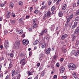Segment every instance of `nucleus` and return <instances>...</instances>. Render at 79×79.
I'll list each match as a JSON object with an SVG mask.
<instances>
[{
  "label": "nucleus",
  "mask_w": 79,
  "mask_h": 79,
  "mask_svg": "<svg viewBox=\"0 0 79 79\" xmlns=\"http://www.w3.org/2000/svg\"><path fill=\"white\" fill-rule=\"evenodd\" d=\"M76 68V65L74 64H70L69 65V70H73Z\"/></svg>",
  "instance_id": "obj_1"
},
{
  "label": "nucleus",
  "mask_w": 79,
  "mask_h": 79,
  "mask_svg": "<svg viewBox=\"0 0 79 79\" xmlns=\"http://www.w3.org/2000/svg\"><path fill=\"white\" fill-rule=\"evenodd\" d=\"M20 45V41H19V40H18L16 42L14 46V47L15 48H16V49H18L19 48V45Z\"/></svg>",
  "instance_id": "obj_2"
},
{
  "label": "nucleus",
  "mask_w": 79,
  "mask_h": 79,
  "mask_svg": "<svg viewBox=\"0 0 79 79\" xmlns=\"http://www.w3.org/2000/svg\"><path fill=\"white\" fill-rule=\"evenodd\" d=\"M50 16H51V12H50V11H48L47 13H45V14L44 16V17L45 18H46L47 17L50 18Z\"/></svg>",
  "instance_id": "obj_3"
},
{
  "label": "nucleus",
  "mask_w": 79,
  "mask_h": 79,
  "mask_svg": "<svg viewBox=\"0 0 79 79\" xmlns=\"http://www.w3.org/2000/svg\"><path fill=\"white\" fill-rule=\"evenodd\" d=\"M9 44V43H8V40H4V47L6 49L8 47Z\"/></svg>",
  "instance_id": "obj_4"
},
{
  "label": "nucleus",
  "mask_w": 79,
  "mask_h": 79,
  "mask_svg": "<svg viewBox=\"0 0 79 79\" xmlns=\"http://www.w3.org/2000/svg\"><path fill=\"white\" fill-rule=\"evenodd\" d=\"M23 42L24 45H27L29 44V40H27L24 39L23 40Z\"/></svg>",
  "instance_id": "obj_5"
},
{
  "label": "nucleus",
  "mask_w": 79,
  "mask_h": 79,
  "mask_svg": "<svg viewBox=\"0 0 79 79\" xmlns=\"http://www.w3.org/2000/svg\"><path fill=\"white\" fill-rule=\"evenodd\" d=\"M62 50L63 52L65 53H66V46L65 45H64L63 46L62 48Z\"/></svg>",
  "instance_id": "obj_6"
},
{
  "label": "nucleus",
  "mask_w": 79,
  "mask_h": 79,
  "mask_svg": "<svg viewBox=\"0 0 79 79\" xmlns=\"http://www.w3.org/2000/svg\"><path fill=\"white\" fill-rule=\"evenodd\" d=\"M25 60V58H23L22 60H21L20 61V63H22V65L23 66V65H24L25 64V60Z\"/></svg>",
  "instance_id": "obj_7"
},
{
  "label": "nucleus",
  "mask_w": 79,
  "mask_h": 79,
  "mask_svg": "<svg viewBox=\"0 0 79 79\" xmlns=\"http://www.w3.org/2000/svg\"><path fill=\"white\" fill-rule=\"evenodd\" d=\"M77 22H75L73 25L72 26V29H74V28H75V27H76L77 26Z\"/></svg>",
  "instance_id": "obj_8"
},
{
  "label": "nucleus",
  "mask_w": 79,
  "mask_h": 79,
  "mask_svg": "<svg viewBox=\"0 0 79 79\" xmlns=\"http://www.w3.org/2000/svg\"><path fill=\"white\" fill-rule=\"evenodd\" d=\"M67 37H68V35L67 34H65L64 35H62L61 37V39H62V40H64V39L65 38H66Z\"/></svg>",
  "instance_id": "obj_9"
},
{
  "label": "nucleus",
  "mask_w": 79,
  "mask_h": 79,
  "mask_svg": "<svg viewBox=\"0 0 79 79\" xmlns=\"http://www.w3.org/2000/svg\"><path fill=\"white\" fill-rule=\"evenodd\" d=\"M6 17L7 18H10V12L9 11H8L7 12Z\"/></svg>",
  "instance_id": "obj_10"
},
{
  "label": "nucleus",
  "mask_w": 79,
  "mask_h": 79,
  "mask_svg": "<svg viewBox=\"0 0 79 79\" xmlns=\"http://www.w3.org/2000/svg\"><path fill=\"white\" fill-rule=\"evenodd\" d=\"M44 56V55L42 54H41L39 55V60H42V58Z\"/></svg>",
  "instance_id": "obj_11"
},
{
  "label": "nucleus",
  "mask_w": 79,
  "mask_h": 79,
  "mask_svg": "<svg viewBox=\"0 0 79 79\" xmlns=\"http://www.w3.org/2000/svg\"><path fill=\"white\" fill-rule=\"evenodd\" d=\"M39 39L36 40H35V41L33 43V45H37L38 43L39 42Z\"/></svg>",
  "instance_id": "obj_12"
},
{
  "label": "nucleus",
  "mask_w": 79,
  "mask_h": 79,
  "mask_svg": "<svg viewBox=\"0 0 79 79\" xmlns=\"http://www.w3.org/2000/svg\"><path fill=\"white\" fill-rule=\"evenodd\" d=\"M26 19L24 18V17L21 18L19 20V23H22L23 22V20H25Z\"/></svg>",
  "instance_id": "obj_13"
},
{
  "label": "nucleus",
  "mask_w": 79,
  "mask_h": 79,
  "mask_svg": "<svg viewBox=\"0 0 79 79\" xmlns=\"http://www.w3.org/2000/svg\"><path fill=\"white\" fill-rule=\"evenodd\" d=\"M64 69H65L64 68H62L61 69H60L59 71H60V73L61 74H62V73H63V72H64Z\"/></svg>",
  "instance_id": "obj_14"
},
{
  "label": "nucleus",
  "mask_w": 79,
  "mask_h": 79,
  "mask_svg": "<svg viewBox=\"0 0 79 79\" xmlns=\"http://www.w3.org/2000/svg\"><path fill=\"white\" fill-rule=\"evenodd\" d=\"M75 38L76 35H75L74 34H73L72 35V41H73V40H74V39H75Z\"/></svg>",
  "instance_id": "obj_15"
},
{
  "label": "nucleus",
  "mask_w": 79,
  "mask_h": 79,
  "mask_svg": "<svg viewBox=\"0 0 79 79\" xmlns=\"http://www.w3.org/2000/svg\"><path fill=\"white\" fill-rule=\"evenodd\" d=\"M46 46V44L45 43H42L41 47L42 48H44Z\"/></svg>",
  "instance_id": "obj_16"
},
{
  "label": "nucleus",
  "mask_w": 79,
  "mask_h": 79,
  "mask_svg": "<svg viewBox=\"0 0 79 79\" xmlns=\"http://www.w3.org/2000/svg\"><path fill=\"white\" fill-rule=\"evenodd\" d=\"M50 48H48V49L46 51V54L47 55H48L50 53Z\"/></svg>",
  "instance_id": "obj_17"
},
{
  "label": "nucleus",
  "mask_w": 79,
  "mask_h": 79,
  "mask_svg": "<svg viewBox=\"0 0 79 79\" xmlns=\"http://www.w3.org/2000/svg\"><path fill=\"white\" fill-rule=\"evenodd\" d=\"M58 15L59 17H62L63 15V14L62 12L60 11L59 12Z\"/></svg>",
  "instance_id": "obj_18"
},
{
  "label": "nucleus",
  "mask_w": 79,
  "mask_h": 79,
  "mask_svg": "<svg viewBox=\"0 0 79 79\" xmlns=\"http://www.w3.org/2000/svg\"><path fill=\"white\" fill-rule=\"evenodd\" d=\"M10 22L12 24H15V23L16 22V20H10Z\"/></svg>",
  "instance_id": "obj_19"
},
{
  "label": "nucleus",
  "mask_w": 79,
  "mask_h": 79,
  "mask_svg": "<svg viewBox=\"0 0 79 79\" xmlns=\"http://www.w3.org/2000/svg\"><path fill=\"white\" fill-rule=\"evenodd\" d=\"M33 23H36L37 24L38 23V20L35 19H34L33 20Z\"/></svg>",
  "instance_id": "obj_20"
},
{
  "label": "nucleus",
  "mask_w": 79,
  "mask_h": 79,
  "mask_svg": "<svg viewBox=\"0 0 79 79\" xmlns=\"http://www.w3.org/2000/svg\"><path fill=\"white\" fill-rule=\"evenodd\" d=\"M67 6V5H66V4H64L63 6L62 7V10H66V8Z\"/></svg>",
  "instance_id": "obj_21"
},
{
  "label": "nucleus",
  "mask_w": 79,
  "mask_h": 79,
  "mask_svg": "<svg viewBox=\"0 0 79 79\" xmlns=\"http://www.w3.org/2000/svg\"><path fill=\"white\" fill-rule=\"evenodd\" d=\"M15 70H13L12 71L11 74L12 77H13L15 76Z\"/></svg>",
  "instance_id": "obj_22"
},
{
  "label": "nucleus",
  "mask_w": 79,
  "mask_h": 79,
  "mask_svg": "<svg viewBox=\"0 0 79 79\" xmlns=\"http://www.w3.org/2000/svg\"><path fill=\"white\" fill-rule=\"evenodd\" d=\"M33 27H36L37 26V23H33Z\"/></svg>",
  "instance_id": "obj_23"
},
{
  "label": "nucleus",
  "mask_w": 79,
  "mask_h": 79,
  "mask_svg": "<svg viewBox=\"0 0 79 79\" xmlns=\"http://www.w3.org/2000/svg\"><path fill=\"white\" fill-rule=\"evenodd\" d=\"M73 76L74 77H75V78H76V79H78V78L77 77V75H76V73H74L73 75Z\"/></svg>",
  "instance_id": "obj_24"
},
{
  "label": "nucleus",
  "mask_w": 79,
  "mask_h": 79,
  "mask_svg": "<svg viewBox=\"0 0 79 79\" xmlns=\"http://www.w3.org/2000/svg\"><path fill=\"white\" fill-rule=\"evenodd\" d=\"M75 19L76 21H79V17L77 16L75 18Z\"/></svg>",
  "instance_id": "obj_25"
},
{
  "label": "nucleus",
  "mask_w": 79,
  "mask_h": 79,
  "mask_svg": "<svg viewBox=\"0 0 79 79\" xmlns=\"http://www.w3.org/2000/svg\"><path fill=\"white\" fill-rule=\"evenodd\" d=\"M73 17H74V15H73V14H71L69 16L70 19H72L73 18Z\"/></svg>",
  "instance_id": "obj_26"
},
{
  "label": "nucleus",
  "mask_w": 79,
  "mask_h": 79,
  "mask_svg": "<svg viewBox=\"0 0 79 79\" xmlns=\"http://www.w3.org/2000/svg\"><path fill=\"white\" fill-rule=\"evenodd\" d=\"M44 74H45V71H43L42 72L41 74V77H43L44 76Z\"/></svg>",
  "instance_id": "obj_27"
},
{
  "label": "nucleus",
  "mask_w": 79,
  "mask_h": 79,
  "mask_svg": "<svg viewBox=\"0 0 79 79\" xmlns=\"http://www.w3.org/2000/svg\"><path fill=\"white\" fill-rule=\"evenodd\" d=\"M51 30H53L55 29V26L54 25L51 26Z\"/></svg>",
  "instance_id": "obj_28"
},
{
  "label": "nucleus",
  "mask_w": 79,
  "mask_h": 79,
  "mask_svg": "<svg viewBox=\"0 0 79 79\" xmlns=\"http://www.w3.org/2000/svg\"><path fill=\"white\" fill-rule=\"evenodd\" d=\"M75 52H76L75 50L72 51L71 53V55H73V54H74V53H75Z\"/></svg>",
  "instance_id": "obj_29"
},
{
  "label": "nucleus",
  "mask_w": 79,
  "mask_h": 79,
  "mask_svg": "<svg viewBox=\"0 0 79 79\" xmlns=\"http://www.w3.org/2000/svg\"><path fill=\"white\" fill-rule=\"evenodd\" d=\"M10 6L12 7V8H13V6L14 5V4H13V3L12 2H10Z\"/></svg>",
  "instance_id": "obj_30"
},
{
  "label": "nucleus",
  "mask_w": 79,
  "mask_h": 79,
  "mask_svg": "<svg viewBox=\"0 0 79 79\" xmlns=\"http://www.w3.org/2000/svg\"><path fill=\"white\" fill-rule=\"evenodd\" d=\"M55 6H53L51 8V11H54L55 10Z\"/></svg>",
  "instance_id": "obj_31"
},
{
  "label": "nucleus",
  "mask_w": 79,
  "mask_h": 79,
  "mask_svg": "<svg viewBox=\"0 0 79 79\" xmlns=\"http://www.w3.org/2000/svg\"><path fill=\"white\" fill-rule=\"evenodd\" d=\"M10 56L11 58H13L14 56V54L13 53H11L10 54Z\"/></svg>",
  "instance_id": "obj_32"
},
{
  "label": "nucleus",
  "mask_w": 79,
  "mask_h": 79,
  "mask_svg": "<svg viewBox=\"0 0 79 79\" xmlns=\"http://www.w3.org/2000/svg\"><path fill=\"white\" fill-rule=\"evenodd\" d=\"M47 38H46V40H47V41H48L50 39V38H49V36L47 35Z\"/></svg>",
  "instance_id": "obj_33"
},
{
  "label": "nucleus",
  "mask_w": 79,
  "mask_h": 79,
  "mask_svg": "<svg viewBox=\"0 0 79 79\" xmlns=\"http://www.w3.org/2000/svg\"><path fill=\"white\" fill-rule=\"evenodd\" d=\"M39 10H35L34 11V13H35L36 14H37V13H39Z\"/></svg>",
  "instance_id": "obj_34"
},
{
  "label": "nucleus",
  "mask_w": 79,
  "mask_h": 79,
  "mask_svg": "<svg viewBox=\"0 0 79 79\" xmlns=\"http://www.w3.org/2000/svg\"><path fill=\"white\" fill-rule=\"evenodd\" d=\"M12 64H9V69H10L11 67H12Z\"/></svg>",
  "instance_id": "obj_35"
},
{
  "label": "nucleus",
  "mask_w": 79,
  "mask_h": 79,
  "mask_svg": "<svg viewBox=\"0 0 79 79\" xmlns=\"http://www.w3.org/2000/svg\"><path fill=\"white\" fill-rule=\"evenodd\" d=\"M28 75H32V73L31 72L28 71Z\"/></svg>",
  "instance_id": "obj_36"
},
{
  "label": "nucleus",
  "mask_w": 79,
  "mask_h": 79,
  "mask_svg": "<svg viewBox=\"0 0 79 79\" xmlns=\"http://www.w3.org/2000/svg\"><path fill=\"white\" fill-rule=\"evenodd\" d=\"M19 32V34H23V30H20Z\"/></svg>",
  "instance_id": "obj_37"
},
{
  "label": "nucleus",
  "mask_w": 79,
  "mask_h": 79,
  "mask_svg": "<svg viewBox=\"0 0 79 79\" xmlns=\"http://www.w3.org/2000/svg\"><path fill=\"white\" fill-rule=\"evenodd\" d=\"M78 53H77V52H76L75 53V56H78Z\"/></svg>",
  "instance_id": "obj_38"
},
{
  "label": "nucleus",
  "mask_w": 79,
  "mask_h": 79,
  "mask_svg": "<svg viewBox=\"0 0 79 79\" xmlns=\"http://www.w3.org/2000/svg\"><path fill=\"white\" fill-rule=\"evenodd\" d=\"M75 33H76V34H77V33H79V31L77 30L76 29L75 31Z\"/></svg>",
  "instance_id": "obj_39"
},
{
  "label": "nucleus",
  "mask_w": 79,
  "mask_h": 79,
  "mask_svg": "<svg viewBox=\"0 0 79 79\" xmlns=\"http://www.w3.org/2000/svg\"><path fill=\"white\" fill-rule=\"evenodd\" d=\"M19 5H23V2L21 1L19 2Z\"/></svg>",
  "instance_id": "obj_40"
},
{
  "label": "nucleus",
  "mask_w": 79,
  "mask_h": 79,
  "mask_svg": "<svg viewBox=\"0 0 79 79\" xmlns=\"http://www.w3.org/2000/svg\"><path fill=\"white\" fill-rule=\"evenodd\" d=\"M76 14L77 15H79V9L78 10H77V11Z\"/></svg>",
  "instance_id": "obj_41"
},
{
  "label": "nucleus",
  "mask_w": 79,
  "mask_h": 79,
  "mask_svg": "<svg viewBox=\"0 0 79 79\" xmlns=\"http://www.w3.org/2000/svg\"><path fill=\"white\" fill-rule=\"evenodd\" d=\"M32 10H33L32 7H31L30 8V12H32Z\"/></svg>",
  "instance_id": "obj_42"
},
{
  "label": "nucleus",
  "mask_w": 79,
  "mask_h": 79,
  "mask_svg": "<svg viewBox=\"0 0 79 79\" xmlns=\"http://www.w3.org/2000/svg\"><path fill=\"white\" fill-rule=\"evenodd\" d=\"M51 3H52V1H49L48 2V5H51Z\"/></svg>",
  "instance_id": "obj_43"
},
{
  "label": "nucleus",
  "mask_w": 79,
  "mask_h": 79,
  "mask_svg": "<svg viewBox=\"0 0 79 79\" xmlns=\"http://www.w3.org/2000/svg\"><path fill=\"white\" fill-rule=\"evenodd\" d=\"M36 66L37 68H39V66H40V63H38L37 64Z\"/></svg>",
  "instance_id": "obj_44"
},
{
  "label": "nucleus",
  "mask_w": 79,
  "mask_h": 79,
  "mask_svg": "<svg viewBox=\"0 0 79 79\" xmlns=\"http://www.w3.org/2000/svg\"><path fill=\"white\" fill-rule=\"evenodd\" d=\"M57 58V56H56V55H55L53 57V58L54 59H56Z\"/></svg>",
  "instance_id": "obj_45"
},
{
  "label": "nucleus",
  "mask_w": 79,
  "mask_h": 79,
  "mask_svg": "<svg viewBox=\"0 0 79 79\" xmlns=\"http://www.w3.org/2000/svg\"><path fill=\"white\" fill-rule=\"evenodd\" d=\"M70 19H70V18H67V22H69V21H70Z\"/></svg>",
  "instance_id": "obj_46"
},
{
  "label": "nucleus",
  "mask_w": 79,
  "mask_h": 79,
  "mask_svg": "<svg viewBox=\"0 0 79 79\" xmlns=\"http://www.w3.org/2000/svg\"><path fill=\"white\" fill-rule=\"evenodd\" d=\"M60 1H57L56 2V5H58V4H59L60 3Z\"/></svg>",
  "instance_id": "obj_47"
},
{
  "label": "nucleus",
  "mask_w": 79,
  "mask_h": 79,
  "mask_svg": "<svg viewBox=\"0 0 79 79\" xmlns=\"http://www.w3.org/2000/svg\"><path fill=\"white\" fill-rule=\"evenodd\" d=\"M66 78H67V77L66 76H64L63 78L62 79H66Z\"/></svg>",
  "instance_id": "obj_48"
},
{
  "label": "nucleus",
  "mask_w": 79,
  "mask_h": 79,
  "mask_svg": "<svg viewBox=\"0 0 79 79\" xmlns=\"http://www.w3.org/2000/svg\"><path fill=\"white\" fill-rule=\"evenodd\" d=\"M47 32V29L44 30V31H43V32Z\"/></svg>",
  "instance_id": "obj_49"
},
{
  "label": "nucleus",
  "mask_w": 79,
  "mask_h": 79,
  "mask_svg": "<svg viewBox=\"0 0 79 79\" xmlns=\"http://www.w3.org/2000/svg\"><path fill=\"white\" fill-rule=\"evenodd\" d=\"M20 76V74H18V76H17V79H19V76Z\"/></svg>",
  "instance_id": "obj_50"
},
{
  "label": "nucleus",
  "mask_w": 79,
  "mask_h": 79,
  "mask_svg": "<svg viewBox=\"0 0 79 79\" xmlns=\"http://www.w3.org/2000/svg\"><path fill=\"white\" fill-rule=\"evenodd\" d=\"M63 58H61L60 59V61L61 62V61H63Z\"/></svg>",
  "instance_id": "obj_51"
},
{
  "label": "nucleus",
  "mask_w": 79,
  "mask_h": 79,
  "mask_svg": "<svg viewBox=\"0 0 79 79\" xmlns=\"http://www.w3.org/2000/svg\"><path fill=\"white\" fill-rule=\"evenodd\" d=\"M4 4H2L0 5V6L3 7L4 6Z\"/></svg>",
  "instance_id": "obj_52"
},
{
  "label": "nucleus",
  "mask_w": 79,
  "mask_h": 79,
  "mask_svg": "<svg viewBox=\"0 0 79 79\" xmlns=\"http://www.w3.org/2000/svg\"><path fill=\"white\" fill-rule=\"evenodd\" d=\"M5 35H6L7 34V31H5L4 32Z\"/></svg>",
  "instance_id": "obj_53"
},
{
  "label": "nucleus",
  "mask_w": 79,
  "mask_h": 79,
  "mask_svg": "<svg viewBox=\"0 0 79 79\" xmlns=\"http://www.w3.org/2000/svg\"><path fill=\"white\" fill-rule=\"evenodd\" d=\"M32 55V52H29V56H31Z\"/></svg>",
  "instance_id": "obj_54"
},
{
  "label": "nucleus",
  "mask_w": 79,
  "mask_h": 79,
  "mask_svg": "<svg viewBox=\"0 0 79 79\" xmlns=\"http://www.w3.org/2000/svg\"><path fill=\"white\" fill-rule=\"evenodd\" d=\"M56 66H57V67H59V66H60V64L58 63L56 64Z\"/></svg>",
  "instance_id": "obj_55"
},
{
  "label": "nucleus",
  "mask_w": 79,
  "mask_h": 79,
  "mask_svg": "<svg viewBox=\"0 0 79 79\" xmlns=\"http://www.w3.org/2000/svg\"><path fill=\"white\" fill-rule=\"evenodd\" d=\"M40 35H44V32H43V31H42V33L40 34Z\"/></svg>",
  "instance_id": "obj_56"
},
{
  "label": "nucleus",
  "mask_w": 79,
  "mask_h": 79,
  "mask_svg": "<svg viewBox=\"0 0 79 79\" xmlns=\"http://www.w3.org/2000/svg\"><path fill=\"white\" fill-rule=\"evenodd\" d=\"M12 16L13 17H15V15L13 13L12 14Z\"/></svg>",
  "instance_id": "obj_57"
},
{
  "label": "nucleus",
  "mask_w": 79,
  "mask_h": 79,
  "mask_svg": "<svg viewBox=\"0 0 79 79\" xmlns=\"http://www.w3.org/2000/svg\"><path fill=\"white\" fill-rule=\"evenodd\" d=\"M32 28H30L29 29V31H32Z\"/></svg>",
  "instance_id": "obj_58"
},
{
  "label": "nucleus",
  "mask_w": 79,
  "mask_h": 79,
  "mask_svg": "<svg viewBox=\"0 0 79 79\" xmlns=\"http://www.w3.org/2000/svg\"><path fill=\"white\" fill-rule=\"evenodd\" d=\"M54 78H55L56 79V78L57 77V76L56 75H55L53 77Z\"/></svg>",
  "instance_id": "obj_59"
},
{
  "label": "nucleus",
  "mask_w": 79,
  "mask_h": 79,
  "mask_svg": "<svg viewBox=\"0 0 79 79\" xmlns=\"http://www.w3.org/2000/svg\"><path fill=\"white\" fill-rule=\"evenodd\" d=\"M5 79H9V76H7L6 77Z\"/></svg>",
  "instance_id": "obj_60"
},
{
  "label": "nucleus",
  "mask_w": 79,
  "mask_h": 79,
  "mask_svg": "<svg viewBox=\"0 0 79 79\" xmlns=\"http://www.w3.org/2000/svg\"><path fill=\"white\" fill-rule=\"evenodd\" d=\"M44 8H45V7L44 6H42V7L41 8V10H44Z\"/></svg>",
  "instance_id": "obj_61"
},
{
  "label": "nucleus",
  "mask_w": 79,
  "mask_h": 79,
  "mask_svg": "<svg viewBox=\"0 0 79 79\" xmlns=\"http://www.w3.org/2000/svg\"><path fill=\"white\" fill-rule=\"evenodd\" d=\"M29 18V16H27L26 17V19H28Z\"/></svg>",
  "instance_id": "obj_62"
},
{
  "label": "nucleus",
  "mask_w": 79,
  "mask_h": 79,
  "mask_svg": "<svg viewBox=\"0 0 79 79\" xmlns=\"http://www.w3.org/2000/svg\"><path fill=\"white\" fill-rule=\"evenodd\" d=\"M37 76H38V75H37V76H36L34 78V79H38V77H37Z\"/></svg>",
  "instance_id": "obj_63"
},
{
  "label": "nucleus",
  "mask_w": 79,
  "mask_h": 79,
  "mask_svg": "<svg viewBox=\"0 0 79 79\" xmlns=\"http://www.w3.org/2000/svg\"><path fill=\"white\" fill-rule=\"evenodd\" d=\"M3 76V74H0V77H2Z\"/></svg>",
  "instance_id": "obj_64"
}]
</instances>
